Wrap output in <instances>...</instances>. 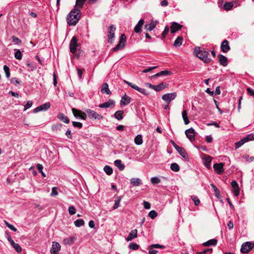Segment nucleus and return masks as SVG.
Segmentation results:
<instances>
[{
    "label": "nucleus",
    "mask_w": 254,
    "mask_h": 254,
    "mask_svg": "<svg viewBox=\"0 0 254 254\" xmlns=\"http://www.w3.org/2000/svg\"><path fill=\"white\" fill-rule=\"evenodd\" d=\"M177 97V93L176 92H173L171 93H167L164 94L162 96V99L166 101L168 104H169V103L172 101V100H174Z\"/></svg>",
    "instance_id": "6e6552de"
},
{
    "label": "nucleus",
    "mask_w": 254,
    "mask_h": 254,
    "mask_svg": "<svg viewBox=\"0 0 254 254\" xmlns=\"http://www.w3.org/2000/svg\"><path fill=\"white\" fill-rule=\"evenodd\" d=\"M191 198L193 200L194 203L195 205H198L199 204L200 201H199V199L196 196H192Z\"/></svg>",
    "instance_id": "e2e57ef3"
},
{
    "label": "nucleus",
    "mask_w": 254,
    "mask_h": 254,
    "mask_svg": "<svg viewBox=\"0 0 254 254\" xmlns=\"http://www.w3.org/2000/svg\"><path fill=\"white\" fill-rule=\"evenodd\" d=\"M130 184L133 186L137 187L141 184V180L139 178H132L130 180Z\"/></svg>",
    "instance_id": "c85d7f7f"
},
{
    "label": "nucleus",
    "mask_w": 254,
    "mask_h": 254,
    "mask_svg": "<svg viewBox=\"0 0 254 254\" xmlns=\"http://www.w3.org/2000/svg\"><path fill=\"white\" fill-rule=\"evenodd\" d=\"M13 248L15 249V250L18 252L20 253L22 251V249L20 246L17 243H14L12 245H11Z\"/></svg>",
    "instance_id": "09e8293b"
},
{
    "label": "nucleus",
    "mask_w": 254,
    "mask_h": 254,
    "mask_svg": "<svg viewBox=\"0 0 254 254\" xmlns=\"http://www.w3.org/2000/svg\"><path fill=\"white\" fill-rule=\"evenodd\" d=\"M233 6V3L232 2H225L223 6V8L225 10H230Z\"/></svg>",
    "instance_id": "58836bf2"
},
{
    "label": "nucleus",
    "mask_w": 254,
    "mask_h": 254,
    "mask_svg": "<svg viewBox=\"0 0 254 254\" xmlns=\"http://www.w3.org/2000/svg\"><path fill=\"white\" fill-rule=\"evenodd\" d=\"M75 240L74 237H67L63 240V243L64 245H71Z\"/></svg>",
    "instance_id": "f704fd0d"
},
{
    "label": "nucleus",
    "mask_w": 254,
    "mask_h": 254,
    "mask_svg": "<svg viewBox=\"0 0 254 254\" xmlns=\"http://www.w3.org/2000/svg\"><path fill=\"white\" fill-rule=\"evenodd\" d=\"M14 57L17 60H21L22 57V55L20 50H17L14 53Z\"/></svg>",
    "instance_id": "de8ad7c7"
},
{
    "label": "nucleus",
    "mask_w": 254,
    "mask_h": 254,
    "mask_svg": "<svg viewBox=\"0 0 254 254\" xmlns=\"http://www.w3.org/2000/svg\"><path fill=\"white\" fill-rule=\"evenodd\" d=\"M171 169L175 172H178L180 170V167L178 164L176 163H172L171 165Z\"/></svg>",
    "instance_id": "79ce46f5"
},
{
    "label": "nucleus",
    "mask_w": 254,
    "mask_h": 254,
    "mask_svg": "<svg viewBox=\"0 0 254 254\" xmlns=\"http://www.w3.org/2000/svg\"><path fill=\"white\" fill-rule=\"evenodd\" d=\"M157 216V212L154 210L150 211L148 213V216L150 217L152 219H154Z\"/></svg>",
    "instance_id": "5fc2aeb1"
},
{
    "label": "nucleus",
    "mask_w": 254,
    "mask_h": 254,
    "mask_svg": "<svg viewBox=\"0 0 254 254\" xmlns=\"http://www.w3.org/2000/svg\"><path fill=\"white\" fill-rule=\"evenodd\" d=\"M254 247V243L247 242L244 243L241 246V252L244 254L248 253Z\"/></svg>",
    "instance_id": "7ed1b4c3"
},
{
    "label": "nucleus",
    "mask_w": 254,
    "mask_h": 254,
    "mask_svg": "<svg viewBox=\"0 0 254 254\" xmlns=\"http://www.w3.org/2000/svg\"><path fill=\"white\" fill-rule=\"evenodd\" d=\"M150 182L152 184L156 185L159 184L161 182V180L159 178L154 177L151 178Z\"/></svg>",
    "instance_id": "37998d69"
},
{
    "label": "nucleus",
    "mask_w": 254,
    "mask_h": 254,
    "mask_svg": "<svg viewBox=\"0 0 254 254\" xmlns=\"http://www.w3.org/2000/svg\"><path fill=\"white\" fill-rule=\"evenodd\" d=\"M72 124L74 127H77L78 128H81L82 127V124L80 122L73 121L72 122Z\"/></svg>",
    "instance_id": "4d7b16f0"
},
{
    "label": "nucleus",
    "mask_w": 254,
    "mask_h": 254,
    "mask_svg": "<svg viewBox=\"0 0 254 254\" xmlns=\"http://www.w3.org/2000/svg\"><path fill=\"white\" fill-rule=\"evenodd\" d=\"M248 94L251 96L254 97V90L250 87H248L247 89Z\"/></svg>",
    "instance_id": "680f3d73"
},
{
    "label": "nucleus",
    "mask_w": 254,
    "mask_h": 254,
    "mask_svg": "<svg viewBox=\"0 0 254 254\" xmlns=\"http://www.w3.org/2000/svg\"><path fill=\"white\" fill-rule=\"evenodd\" d=\"M217 240L216 239H211L207 242H206L203 244L204 246H214L217 244Z\"/></svg>",
    "instance_id": "c9c22d12"
},
{
    "label": "nucleus",
    "mask_w": 254,
    "mask_h": 254,
    "mask_svg": "<svg viewBox=\"0 0 254 254\" xmlns=\"http://www.w3.org/2000/svg\"><path fill=\"white\" fill-rule=\"evenodd\" d=\"M116 29V27L114 25H111L109 27L108 32V37L109 40H111L114 38Z\"/></svg>",
    "instance_id": "f3484780"
},
{
    "label": "nucleus",
    "mask_w": 254,
    "mask_h": 254,
    "mask_svg": "<svg viewBox=\"0 0 254 254\" xmlns=\"http://www.w3.org/2000/svg\"><path fill=\"white\" fill-rule=\"evenodd\" d=\"M85 112L87 113L89 118L91 119L101 120L103 118L102 115L90 109H86Z\"/></svg>",
    "instance_id": "0eeeda50"
},
{
    "label": "nucleus",
    "mask_w": 254,
    "mask_h": 254,
    "mask_svg": "<svg viewBox=\"0 0 254 254\" xmlns=\"http://www.w3.org/2000/svg\"><path fill=\"white\" fill-rule=\"evenodd\" d=\"M144 20L140 19L138 22V23L135 25L134 27V32L136 33H139L142 31V27L144 24Z\"/></svg>",
    "instance_id": "6ab92c4d"
},
{
    "label": "nucleus",
    "mask_w": 254,
    "mask_h": 254,
    "mask_svg": "<svg viewBox=\"0 0 254 254\" xmlns=\"http://www.w3.org/2000/svg\"><path fill=\"white\" fill-rule=\"evenodd\" d=\"M244 138L247 142L254 140V133L249 134Z\"/></svg>",
    "instance_id": "8fccbe9b"
},
{
    "label": "nucleus",
    "mask_w": 254,
    "mask_h": 254,
    "mask_svg": "<svg viewBox=\"0 0 254 254\" xmlns=\"http://www.w3.org/2000/svg\"><path fill=\"white\" fill-rule=\"evenodd\" d=\"M121 201V198L119 197L118 200L115 201V204L113 206V209H116L118 208L120 206V202Z\"/></svg>",
    "instance_id": "052dcab7"
},
{
    "label": "nucleus",
    "mask_w": 254,
    "mask_h": 254,
    "mask_svg": "<svg viewBox=\"0 0 254 254\" xmlns=\"http://www.w3.org/2000/svg\"><path fill=\"white\" fill-rule=\"evenodd\" d=\"M72 112L74 116L76 118H80L83 120L86 119V115L84 112L75 108L72 109Z\"/></svg>",
    "instance_id": "1a4fd4ad"
},
{
    "label": "nucleus",
    "mask_w": 254,
    "mask_h": 254,
    "mask_svg": "<svg viewBox=\"0 0 254 254\" xmlns=\"http://www.w3.org/2000/svg\"><path fill=\"white\" fill-rule=\"evenodd\" d=\"M68 212L70 215H73L76 213V209L74 206H70L68 207Z\"/></svg>",
    "instance_id": "6e6d98bb"
},
{
    "label": "nucleus",
    "mask_w": 254,
    "mask_h": 254,
    "mask_svg": "<svg viewBox=\"0 0 254 254\" xmlns=\"http://www.w3.org/2000/svg\"><path fill=\"white\" fill-rule=\"evenodd\" d=\"M170 142L173 145V146L175 147V148L177 150L179 153L185 159H187L188 158V155L186 153L185 149L182 147H180L177 145L176 143L173 140H171Z\"/></svg>",
    "instance_id": "39448f33"
},
{
    "label": "nucleus",
    "mask_w": 254,
    "mask_h": 254,
    "mask_svg": "<svg viewBox=\"0 0 254 254\" xmlns=\"http://www.w3.org/2000/svg\"><path fill=\"white\" fill-rule=\"evenodd\" d=\"M218 57L220 64L224 66H227L228 64L227 58L221 54H219Z\"/></svg>",
    "instance_id": "412c9836"
},
{
    "label": "nucleus",
    "mask_w": 254,
    "mask_h": 254,
    "mask_svg": "<svg viewBox=\"0 0 254 254\" xmlns=\"http://www.w3.org/2000/svg\"><path fill=\"white\" fill-rule=\"evenodd\" d=\"M185 134L188 139L192 142L195 140V131L193 128H190L185 131Z\"/></svg>",
    "instance_id": "f8f14e48"
},
{
    "label": "nucleus",
    "mask_w": 254,
    "mask_h": 254,
    "mask_svg": "<svg viewBox=\"0 0 254 254\" xmlns=\"http://www.w3.org/2000/svg\"><path fill=\"white\" fill-rule=\"evenodd\" d=\"M11 38L12 39L13 42L15 44L20 45L21 44V41L17 37H15V36H12Z\"/></svg>",
    "instance_id": "3c124183"
},
{
    "label": "nucleus",
    "mask_w": 254,
    "mask_h": 254,
    "mask_svg": "<svg viewBox=\"0 0 254 254\" xmlns=\"http://www.w3.org/2000/svg\"><path fill=\"white\" fill-rule=\"evenodd\" d=\"M169 28L168 26H166L165 27L164 30L162 33V39H164L166 37V36L167 35V34L169 33Z\"/></svg>",
    "instance_id": "a18cd8bd"
},
{
    "label": "nucleus",
    "mask_w": 254,
    "mask_h": 254,
    "mask_svg": "<svg viewBox=\"0 0 254 254\" xmlns=\"http://www.w3.org/2000/svg\"><path fill=\"white\" fill-rule=\"evenodd\" d=\"M32 103L31 101H28L26 104L24 106V111H26L27 109L30 108L32 105Z\"/></svg>",
    "instance_id": "338daca9"
},
{
    "label": "nucleus",
    "mask_w": 254,
    "mask_h": 254,
    "mask_svg": "<svg viewBox=\"0 0 254 254\" xmlns=\"http://www.w3.org/2000/svg\"><path fill=\"white\" fill-rule=\"evenodd\" d=\"M61 250V246L58 242H53L52 248L50 251L52 252H59Z\"/></svg>",
    "instance_id": "bb28decb"
},
{
    "label": "nucleus",
    "mask_w": 254,
    "mask_h": 254,
    "mask_svg": "<svg viewBox=\"0 0 254 254\" xmlns=\"http://www.w3.org/2000/svg\"><path fill=\"white\" fill-rule=\"evenodd\" d=\"M50 106H51V104H50V102H47V103L41 105V108H42L43 111L47 110L48 109L50 108Z\"/></svg>",
    "instance_id": "603ef678"
},
{
    "label": "nucleus",
    "mask_w": 254,
    "mask_h": 254,
    "mask_svg": "<svg viewBox=\"0 0 254 254\" xmlns=\"http://www.w3.org/2000/svg\"><path fill=\"white\" fill-rule=\"evenodd\" d=\"M58 194V192L57 190V188L56 187H53L52 189V192L51 193V195L52 196H56Z\"/></svg>",
    "instance_id": "69168bd1"
},
{
    "label": "nucleus",
    "mask_w": 254,
    "mask_h": 254,
    "mask_svg": "<svg viewBox=\"0 0 254 254\" xmlns=\"http://www.w3.org/2000/svg\"><path fill=\"white\" fill-rule=\"evenodd\" d=\"M171 72L169 70H165L161 71L153 75H152L150 77L151 79H153L155 77H158L160 76H168L170 74H171Z\"/></svg>",
    "instance_id": "a211bd4d"
},
{
    "label": "nucleus",
    "mask_w": 254,
    "mask_h": 254,
    "mask_svg": "<svg viewBox=\"0 0 254 254\" xmlns=\"http://www.w3.org/2000/svg\"><path fill=\"white\" fill-rule=\"evenodd\" d=\"M3 70L5 73L6 77L9 78L10 75L9 68L6 65H4L3 66Z\"/></svg>",
    "instance_id": "c03bdc74"
},
{
    "label": "nucleus",
    "mask_w": 254,
    "mask_h": 254,
    "mask_svg": "<svg viewBox=\"0 0 254 254\" xmlns=\"http://www.w3.org/2000/svg\"><path fill=\"white\" fill-rule=\"evenodd\" d=\"M5 224L6 226L10 230L14 232H16L17 230L15 227H14L12 225L9 224L7 222L5 221Z\"/></svg>",
    "instance_id": "bf43d9fd"
},
{
    "label": "nucleus",
    "mask_w": 254,
    "mask_h": 254,
    "mask_svg": "<svg viewBox=\"0 0 254 254\" xmlns=\"http://www.w3.org/2000/svg\"><path fill=\"white\" fill-rule=\"evenodd\" d=\"M139 246L135 243H131L129 245V248L132 250H136L138 249Z\"/></svg>",
    "instance_id": "864d4df0"
},
{
    "label": "nucleus",
    "mask_w": 254,
    "mask_h": 254,
    "mask_svg": "<svg viewBox=\"0 0 254 254\" xmlns=\"http://www.w3.org/2000/svg\"><path fill=\"white\" fill-rule=\"evenodd\" d=\"M247 142L246 140L245 139V138L244 137L242 139H241L240 141L236 142L235 143V146L236 149H238L240 148L242 145H243L244 143Z\"/></svg>",
    "instance_id": "4c0bfd02"
},
{
    "label": "nucleus",
    "mask_w": 254,
    "mask_h": 254,
    "mask_svg": "<svg viewBox=\"0 0 254 254\" xmlns=\"http://www.w3.org/2000/svg\"><path fill=\"white\" fill-rule=\"evenodd\" d=\"M183 41V38L182 37H178L174 43V46L176 47H180L182 44Z\"/></svg>",
    "instance_id": "7c9ffc66"
},
{
    "label": "nucleus",
    "mask_w": 254,
    "mask_h": 254,
    "mask_svg": "<svg viewBox=\"0 0 254 254\" xmlns=\"http://www.w3.org/2000/svg\"><path fill=\"white\" fill-rule=\"evenodd\" d=\"M183 26L176 22H172L171 26V32L175 33L182 28Z\"/></svg>",
    "instance_id": "dca6fc26"
},
{
    "label": "nucleus",
    "mask_w": 254,
    "mask_h": 254,
    "mask_svg": "<svg viewBox=\"0 0 254 254\" xmlns=\"http://www.w3.org/2000/svg\"><path fill=\"white\" fill-rule=\"evenodd\" d=\"M212 251V249L211 248H208L206 249H205L202 252L197 253V254H206L207 253H209V254H211Z\"/></svg>",
    "instance_id": "13d9d810"
},
{
    "label": "nucleus",
    "mask_w": 254,
    "mask_h": 254,
    "mask_svg": "<svg viewBox=\"0 0 254 254\" xmlns=\"http://www.w3.org/2000/svg\"><path fill=\"white\" fill-rule=\"evenodd\" d=\"M137 230L136 229H134L131 231V232L128 234V236L126 238V240L127 241H130L132 239L137 237Z\"/></svg>",
    "instance_id": "aec40b11"
},
{
    "label": "nucleus",
    "mask_w": 254,
    "mask_h": 254,
    "mask_svg": "<svg viewBox=\"0 0 254 254\" xmlns=\"http://www.w3.org/2000/svg\"><path fill=\"white\" fill-rule=\"evenodd\" d=\"M62 125L61 124H58L57 125H54L52 127V129L54 131H57L61 129Z\"/></svg>",
    "instance_id": "49530a36"
},
{
    "label": "nucleus",
    "mask_w": 254,
    "mask_h": 254,
    "mask_svg": "<svg viewBox=\"0 0 254 254\" xmlns=\"http://www.w3.org/2000/svg\"><path fill=\"white\" fill-rule=\"evenodd\" d=\"M194 54L205 63H209L211 61L208 57L209 53L204 49H201L199 47H195L194 49Z\"/></svg>",
    "instance_id": "f03ea898"
},
{
    "label": "nucleus",
    "mask_w": 254,
    "mask_h": 254,
    "mask_svg": "<svg viewBox=\"0 0 254 254\" xmlns=\"http://www.w3.org/2000/svg\"><path fill=\"white\" fill-rule=\"evenodd\" d=\"M101 92L102 93H106L107 95L111 94V91L109 89L108 84L107 83H104L102 86Z\"/></svg>",
    "instance_id": "5701e85b"
},
{
    "label": "nucleus",
    "mask_w": 254,
    "mask_h": 254,
    "mask_svg": "<svg viewBox=\"0 0 254 254\" xmlns=\"http://www.w3.org/2000/svg\"><path fill=\"white\" fill-rule=\"evenodd\" d=\"M126 41V36L125 34L121 35L120 38V41L117 45L113 49L115 52H117L120 49L123 48L125 46V42Z\"/></svg>",
    "instance_id": "20e7f679"
},
{
    "label": "nucleus",
    "mask_w": 254,
    "mask_h": 254,
    "mask_svg": "<svg viewBox=\"0 0 254 254\" xmlns=\"http://www.w3.org/2000/svg\"><path fill=\"white\" fill-rule=\"evenodd\" d=\"M168 87V85L164 82H161L160 84L155 85V90L156 91H161Z\"/></svg>",
    "instance_id": "393cba45"
},
{
    "label": "nucleus",
    "mask_w": 254,
    "mask_h": 254,
    "mask_svg": "<svg viewBox=\"0 0 254 254\" xmlns=\"http://www.w3.org/2000/svg\"><path fill=\"white\" fill-rule=\"evenodd\" d=\"M104 171L108 175H111L113 173L112 168L108 165H106L104 167Z\"/></svg>",
    "instance_id": "ea45409f"
},
{
    "label": "nucleus",
    "mask_w": 254,
    "mask_h": 254,
    "mask_svg": "<svg viewBox=\"0 0 254 254\" xmlns=\"http://www.w3.org/2000/svg\"><path fill=\"white\" fill-rule=\"evenodd\" d=\"M74 223L76 227H79L84 225V221L83 219H77Z\"/></svg>",
    "instance_id": "a19ab883"
},
{
    "label": "nucleus",
    "mask_w": 254,
    "mask_h": 254,
    "mask_svg": "<svg viewBox=\"0 0 254 254\" xmlns=\"http://www.w3.org/2000/svg\"><path fill=\"white\" fill-rule=\"evenodd\" d=\"M77 47V40L75 37H73L69 44L70 52L72 54H74L76 52Z\"/></svg>",
    "instance_id": "9d476101"
},
{
    "label": "nucleus",
    "mask_w": 254,
    "mask_h": 254,
    "mask_svg": "<svg viewBox=\"0 0 254 254\" xmlns=\"http://www.w3.org/2000/svg\"><path fill=\"white\" fill-rule=\"evenodd\" d=\"M86 0H76V3L74 8L79 9L82 8Z\"/></svg>",
    "instance_id": "473e14b6"
},
{
    "label": "nucleus",
    "mask_w": 254,
    "mask_h": 254,
    "mask_svg": "<svg viewBox=\"0 0 254 254\" xmlns=\"http://www.w3.org/2000/svg\"><path fill=\"white\" fill-rule=\"evenodd\" d=\"M157 67V66L150 67L144 69L143 70H142V72H143V73H147L148 72H149V71L152 70L153 69H154L156 68Z\"/></svg>",
    "instance_id": "0e129e2a"
},
{
    "label": "nucleus",
    "mask_w": 254,
    "mask_h": 254,
    "mask_svg": "<svg viewBox=\"0 0 254 254\" xmlns=\"http://www.w3.org/2000/svg\"><path fill=\"white\" fill-rule=\"evenodd\" d=\"M154 248H153L151 246L149 250V254H156L158 252V251L154 249Z\"/></svg>",
    "instance_id": "774afa93"
},
{
    "label": "nucleus",
    "mask_w": 254,
    "mask_h": 254,
    "mask_svg": "<svg viewBox=\"0 0 254 254\" xmlns=\"http://www.w3.org/2000/svg\"><path fill=\"white\" fill-rule=\"evenodd\" d=\"M232 191L234 194V195L237 196L239 195L240 189L237 182L234 180L231 182Z\"/></svg>",
    "instance_id": "9b49d317"
},
{
    "label": "nucleus",
    "mask_w": 254,
    "mask_h": 254,
    "mask_svg": "<svg viewBox=\"0 0 254 254\" xmlns=\"http://www.w3.org/2000/svg\"><path fill=\"white\" fill-rule=\"evenodd\" d=\"M115 165L118 167L119 170L123 171L125 168V166L122 163L121 160H116L114 162Z\"/></svg>",
    "instance_id": "cd10ccee"
},
{
    "label": "nucleus",
    "mask_w": 254,
    "mask_h": 254,
    "mask_svg": "<svg viewBox=\"0 0 254 254\" xmlns=\"http://www.w3.org/2000/svg\"><path fill=\"white\" fill-rule=\"evenodd\" d=\"M124 81L127 84L128 86L131 87L132 88L138 91V92H139L140 93H141L144 95H149L150 94V93L146 91V90L144 88H140L139 87L137 86V85L133 84L132 83H131L128 81L124 80Z\"/></svg>",
    "instance_id": "423d86ee"
},
{
    "label": "nucleus",
    "mask_w": 254,
    "mask_h": 254,
    "mask_svg": "<svg viewBox=\"0 0 254 254\" xmlns=\"http://www.w3.org/2000/svg\"><path fill=\"white\" fill-rule=\"evenodd\" d=\"M124 111L123 110L118 111L114 114V117L118 120H121L123 119Z\"/></svg>",
    "instance_id": "c756f323"
},
{
    "label": "nucleus",
    "mask_w": 254,
    "mask_h": 254,
    "mask_svg": "<svg viewBox=\"0 0 254 254\" xmlns=\"http://www.w3.org/2000/svg\"><path fill=\"white\" fill-rule=\"evenodd\" d=\"M156 26V23L154 22H151L149 24H146L145 25V28L149 31H152Z\"/></svg>",
    "instance_id": "e433bc0d"
},
{
    "label": "nucleus",
    "mask_w": 254,
    "mask_h": 254,
    "mask_svg": "<svg viewBox=\"0 0 254 254\" xmlns=\"http://www.w3.org/2000/svg\"><path fill=\"white\" fill-rule=\"evenodd\" d=\"M58 118L59 120L63 121L64 123L68 124L69 120L67 116H64L63 113H60L58 115Z\"/></svg>",
    "instance_id": "a878e982"
},
{
    "label": "nucleus",
    "mask_w": 254,
    "mask_h": 254,
    "mask_svg": "<svg viewBox=\"0 0 254 254\" xmlns=\"http://www.w3.org/2000/svg\"><path fill=\"white\" fill-rule=\"evenodd\" d=\"M134 143L137 145H140L142 144L143 140L141 134H138L135 136L134 138Z\"/></svg>",
    "instance_id": "2f4dec72"
},
{
    "label": "nucleus",
    "mask_w": 254,
    "mask_h": 254,
    "mask_svg": "<svg viewBox=\"0 0 254 254\" xmlns=\"http://www.w3.org/2000/svg\"><path fill=\"white\" fill-rule=\"evenodd\" d=\"M224 164L223 163H215L213 165L214 171L218 174H222L224 170Z\"/></svg>",
    "instance_id": "ddd939ff"
},
{
    "label": "nucleus",
    "mask_w": 254,
    "mask_h": 254,
    "mask_svg": "<svg viewBox=\"0 0 254 254\" xmlns=\"http://www.w3.org/2000/svg\"><path fill=\"white\" fill-rule=\"evenodd\" d=\"M182 118L185 125H188L190 123V121L188 118V112L186 110H184L182 112Z\"/></svg>",
    "instance_id": "72a5a7b5"
},
{
    "label": "nucleus",
    "mask_w": 254,
    "mask_h": 254,
    "mask_svg": "<svg viewBox=\"0 0 254 254\" xmlns=\"http://www.w3.org/2000/svg\"><path fill=\"white\" fill-rule=\"evenodd\" d=\"M211 157L208 155L203 158L204 165L207 169H210L211 167Z\"/></svg>",
    "instance_id": "4be33fe9"
},
{
    "label": "nucleus",
    "mask_w": 254,
    "mask_h": 254,
    "mask_svg": "<svg viewBox=\"0 0 254 254\" xmlns=\"http://www.w3.org/2000/svg\"><path fill=\"white\" fill-rule=\"evenodd\" d=\"M221 50L223 53H227L230 50L229 43L227 40H224L221 45Z\"/></svg>",
    "instance_id": "4468645a"
},
{
    "label": "nucleus",
    "mask_w": 254,
    "mask_h": 254,
    "mask_svg": "<svg viewBox=\"0 0 254 254\" xmlns=\"http://www.w3.org/2000/svg\"><path fill=\"white\" fill-rule=\"evenodd\" d=\"M81 16L80 9L74 8L68 14L66 17V21L68 25L75 26L78 22Z\"/></svg>",
    "instance_id": "f257e3e1"
},
{
    "label": "nucleus",
    "mask_w": 254,
    "mask_h": 254,
    "mask_svg": "<svg viewBox=\"0 0 254 254\" xmlns=\"http://www.w3.org/2000/svg\"><path fill=\"white\" fill-rule=\"evenodd\" d=\"M130 102V98L127 96L126 94L122 98L121 101V105H127Z\"/></svg>",
    "instance_id": "b1692460"
},
{
    "label": "nucleus",
    "mask_w": 254,
    "mask_h": 254,
    "mask_svg": "<svg viewBox=\"0 0 254 254\" xmlns=\"http://www.w3.org/2000/svg\"><path fill=\"white\" fill-rule=\"evenodd\" d=\"M115 104V101L112 99H109L108 101L101 104L99 105L100 108H108L112 106H114Z\"/></svg>",
    "instance_id": "2eb2a0df"
}]
</instances>
